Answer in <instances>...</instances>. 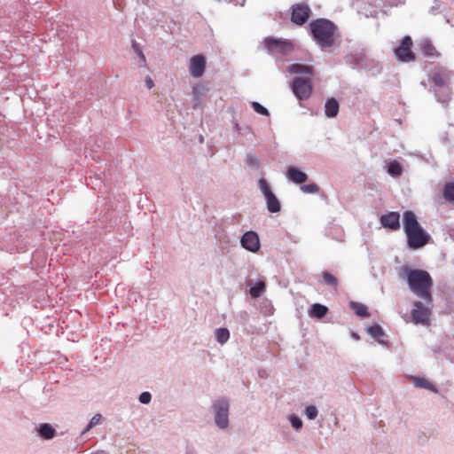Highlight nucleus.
I'll use <instances>...</instances> for the list:
<instances>
[{
	"label": "nucleus",
	"mask_w": 454,
	"mask_h": 454,
	"mask_svg": "<svg viewBox=\"0 0 454 454\" xmlns=\"http://www.w3.org/2000/svg\"><path fill=\"white\" fill-rule=\"evenodd\" d=\"M265 46L269 54L286 56L294 51L293 43L287 39L266 37Z\"/></svg>",
	"instance_id": "39448f33"
},
{
	"label": "nucleus",
	"mask_w": 454,
	"mask_h": 454,
	"mask_svg": "<svg viewBox=\"0 0 454 454\" xmlns=\"http://www.w3.org/2000/svg\"><path fill=\"white\" fill-rule=\"evenodd\" d=\"M405 235L407 239V245L411 249L423 247L431 239L430 235L422 228V226Z\"/></svg>",
	"instance_id": "0eeeda50"
},
{
	"label": "nucleus",
	"mask_w": 454,
	"mask_h": 454,
	"mask_svg": "<svg viewBox=\"0 0 454 454\" xmlns=\"http://www.w3.org/2000/svg\"><path fill=\"white\" fill-rule=\"evenodd\" d=\"M267 203V209L270 213H278L281 210V205L274 193L265 198Z\"/></svg>",
	"instance_id": "b1692460"
},
{
	"label": "nucleus",
	"mask_w": 454,
	"mask_h": 454,
	"mask_svg": "<svg viewBox=\"0 0 454 454\" xmlns=\"http://www.w3.org/2000/svg\"><path fill=\"white\" fill-rule=\"evenodd\" d=\"M230 338V332L225 327L217 328L215 330V339L221 345L225 344Z\"/></svg>",
	"instance_id": "bb28decb"
},
{
	"label": "nucleus",
	"mask_w": 454,
	"mask_h": 454,
	"mask_svg": "<svg viewBox=\"0 0 454 454\" xmlns=\"http://www.w3.org/2000/svg\"><path fill=\"white\" fill-rule=\"evenodd\" d=\"M145 86L151 90L152 88H153L154 86V82L153 81V79L150 77V76H147L145 80Z\"/></svg>",
	"instance_id": "ea45409f"
},
{
	"label": "nucleus",
	"mask_w": 454,
	"mask_h": 454,
	"mask_svg": "<svg viewBox=\"0 0 454 454\" xmlns=\"http://www.w3.org/2000/svg\"><path fill=\"white\" fill-rule=\"evenodd\" d=\"M259 188L261 192L263 193L264 197L270 195L272 192L270 184L264 178H261L259 180Z\"/></svg>",
	"instance_id": "2f4dec72"
},
{
	"label": "nucleus",
	"mask_w": 454,
	"mask_h": 454,
	"mask_svg": "<svg viewBox=\"0 0 454 454\" xmlns=\"http://www.w3.org/2000/svg\"><path fill=\"white\" fill-rule=\"evenodd\" d=\"M132 48L135 51V52L137 54V56L140 58L142 64L145 65V57L144 53L142 52V51L139 49L138 44L135 41H133V43H132Z\"/></svg>",
	"instance_id": "58836bf2"
},
{
	"label": "nucleus",
	"mask_w": 454,
	"mask_h": 454,
	"mask_svg": "<svg viewBox=\"0 0 454 454\" xmlns=\"http://www.w3.org/2000/svg\"><path fill=\"white\" fill-rule=\"evenodd\" d=\"M425 302L414 301L412 302L413 309L411 311V317L415 324L428 325L429 318L432 314L433 309V297H431L430 303L427 301Z\"/></svg>",
	"instance_id": "20e7f679"
},
{
	"label": "nucleus",
	"mask_w": 454,
	"mask_h": 454,
	"mask_svg": "<svg viewBox=\"0 0 454 454\" xmlns=\"http://www.w3.org/2000/svg\"><path fill=\"white\" fill-rule=\"evenodd\" d=\"M322 276H323L324 281L326 285L331 286L334 288L337 287L338 279L333 275H332L331 273H329L327 271H324Z\"/></svg>",
	"instance_id": "7c9ffc66"
},
{
	"label": "nucleus",
	"mask_w": 454,
	"mask_h": 454,
	"mask_svg": "<svg viewBox=\"0 0 454 454\" xmlns=\"http://www.w3.org/2000/svg\"><path fill=\"white\" fill-rule=\"evenodd\" d=\"M387 173L393 177H397L402 175V166L397 160H392L387 165Z\"/></svg>",
	"instance_id": "a878e982"
},
{
	"label": "nucleus",
	"mask_w": 454,
	"mask_h": 454,
	"mask_svg": "<svg viewBox=\"0 0 454 454\" xmlns=\"http://www.w3.org/2000/svg\"><path fill=\"white\" fill-rule=\"evenodd\" d=\"M350 307L358 317H369L368 309L364 304L356 301H351Z\"/></svg>",
	"instance_id": "393cba45"
},
{
	"label": "nucleus",
	"mask_w": 454,
	"mask_h": 454,
	"mask_svg": "<svg viewBox=\"0 0 454 454\" xmlns=\"http://www.w3.org/2000/svg\"><path fill=\"white\" fill-rule=\"evenodd\" d=\"M412 40L411 36H404L401 44L395 50V55L399 61L411 62L415 60V54L411 51Z\"/></svg>",
	"instance_id": "6e6552de"
},
{
	"label": "nucleus",
	"mask_w": 454,
	"mask_h": 454,
	"mask_svg": "<svg viewBox=\"0 0 454 454\" xmlns=\"http://www.w3.org/2000/svg\"><path fill=\"white\" fill-rule=\"evenodd\" d=\"M288 72L291 74H306L312 75L313 68L310 66L303 64H292L288 67Z\"/></svg>",
	"instance_id": "4be33fe9"
},
{
	"label": "nucleus",
	"mask_w": 454,
	"mask_h": 454,
	"mask_svg": "<svg viewBox=\"0 0 454 454\" xmlns=\"http://www.w3.org/2000/svg\"><path fill=\"white\" fill-rule=\"evenodd\" d=\"M292 90L299 100L308 99L312 93L311 79L309 77L294 78Z\"/></svg>",
	"instance_id": "423d86ee"
},
{
	"label": "nucleus",
	"mask_w": 454,
	"mask_h": 454,
	"mask_svg": "<svg viewBox=\"0 0 454 454\" xmlns=\"http://www.w3.org/2000/svg\"><path fill=\"white\" fill-rule=\"evenodd\" d=\"M318 414V411L316 406L309 405L307 406L305 409V415L309 419H314L317 418Z\"/></svg>",
	"instance_id": "e433bc0d"
},
{
	"label": "nucleus",
	"mask_w": 454,
	"mask_h": 454,
	"mask_svg": "<svg viewBox=\"0 0 454 454\" xmlns=\"http://www.w3.org/2000/svg\"><path fill=\"white\" fill-rule=\"evenodd\" d=\"M102 422V415L101 414H96L94 415L91 419L90 420L89 424L86 426L84 430L82 431V434H86L89 432L93 427H96Z\"/></svg>",
	"instance_id": "c756f323"
},
{
	"label": "nucleus",
	"mask_w": 454,
	"mask_h": 454,
	"mask_svg": "<svg viewBox=\"0 0 454 454\" xmlns=\"http://www.w3.org/2000/svg\"><path fill=\"white\" fill-rule=\"evenodd\" d=\"M380 223L383 227L392 231H397L400 228V215L398 212L392 211L380 216Z\"/></svg>",
	"instance_id": "f8f14e48"
},
{
	"label": "nucleus",
	"mask_w": 454,
	"mask_h": 454,
	"mask_svg": "<svg viewBox=\"0 0 454 454\" xmlns=\"http://www.w3.org/2000/svg\"><path fill=\"white\" fill-rule=\"evenodd\" d=\"M235 129H236V130H239V124H238V123H236V124H235Z\"/></svg>",
	"instance_id": "c03bdc74"
},
{
	"label": "nucleus",
	"mask_w": 454,
	"mask_h": 454,
	"mask_svg": "<svg viewBox=\"0 0 454 454\" xmlns=\"http://www.w3.org/2000/svg\"><path fill=\"white\" fill-rule=\"evenodd\" d=\"M231 403L228 398L222 397L213 403L212 410L215 426L222 430L228 428L230 425L229 411Z\"/></svg>",
	"instance_id": "7ed1b4c3"
},
{
	"label": "nucleus",
	"mask_w": 454,
	"mask_h": 454,
	"mask_svg": "<svg viewBox=\"0 0 454 454\" xmlns=\"http://www.w3.org/2000/svg\"><path fill=\"white\" fill-rule=\"evenodd\" d=\"M340 110L339 102L332 98L326 100L325 105V114L328 118H334L337 116Z\"/></svg>",
	"instance_id": "a211bd4d"
},
{
	"label": "nucleus",
	"mask_w": 454,
	"mask_h": 454,
	"mask_svg": "<svg viewBox=\"0 0 454 454\" xmlns=\"http://www.w3.org/2000/svg\"><path fill=\"white\" fill-rule=\"evenodd\" d=\"M328 312V308L320 303H314L309 309V316L310 317L322 318Z\"/></svg>",
	"instance_id": "aec40b11"
},
{
	"label": "nucleus",
	"mask_w": 454,
	"mask_h": 454,
	"mask_svg": "<svg viewBox=\"0 0 454 454\" xmlns=\"http://www.w3.org/2000/svg\"><path fill=\"white\" fill-rule=\"evenodd\" d=\"M421 50L427 56L433 57L436 55V50L429 40H424L421 42Z\"/></svg>",
	"instance_id": "c85d7f7f"
},
{
	"label": "nucleus",
	"mask_w": 454,
	"mask_h": 454,
	"mask_svg": "<svg viewBox=\"0 0 454 454\" xmlns=\"http://www.w3.org/2000/svg\"><path fill=\"white\" fill-rule=\"evenodd\" d=\"M206 69V59L203 55H195L190 59V73L193 77H201Z\"/></svg>",
	"instance_id": "9b49d317"
},
{
	"label": "nucleus",
	"mask_w": 454,
	"mask_h": 454,
	"mask_svg": "<svg viewBox=\"0 0 454 454\" xmlns=\"http://www.w3.org/2000/svg\"><path fill=\"white\" fill-rule=\"evenodd\" d=\"M400 277L406 280L412 294L430 303L434 281L427 271L403 266L400 270Z\"/></svg>",
	"instance_id": "f257e3e1"
},
{
	"label": "nucleus",
	"mask_w": 454,
	"mask_h": 454,
	"mask_svg": "<svg viewBox=\"0 0 454 454\" xmlns=\"http://www.w3.org/2000/svg\"><path fill=\"white\" fill-rule=\"evenodd\" d=\"M403 231L405 234L415 231L416 229L421 227L419 223L417 220L416 215L410 210H407L403 215Z\"/></svg>",
	"instance_id": "4468645a"
},
{
	"label": "nucleus",
	"mask_w": 454,
	"mask_h": 454,
	"mask_svg": "<svg viewBox=\"0 0 454 454\" xmlns=\"http://www.w3.org/2000/svg\"><path fill=\"white\" fill-rule=\"evenodd\" d=\"M312 39L321 48H330L335 43L338 27L331 20L319 18L309 24Z\"/></svg>",
	"instance_id": "f03ea898"
},
{
	"label": "nucleus",
	"mask_w": 454,
	"mask_h": 454,
	"mask_svg": "<svg viewBox=\"0 0 454 454\" xmlns=\"http://www.w3.org/2000/svg\"><path fill=\"white\" fill-rule=\"evenodd\" d=\"M287 177L295 184H301L308 181L309 176L297 168L291 167L287 171Z\"/></svg>",
	"instance_id": "dca6fc26"
},
{
	"label": "nucleus",
	"mask_w": 454,
	"mask_h": 454,
	"mask_svg": "<svg viewBox=\"0 0 454 454\" xmlns=\"http://www.w3.org/2000/svg\"><path fill=\"white\" fill-rule=\"evenodd\" d=\"M251 106L254 109V111L259 114L265 115V116H268L270 114L268 109L258 102H255V101L252 102Z\"/></svg>",
	"instance_id": "72a5a7b5"
},
{
	"label": "nucleus",
	"mask_w": 454,
	"mask_h": 454,
	"mask_svg": "<svg viewBox=\"0 0 454 454\" xmlns=\"http://www.w3.org/2000/svg\"><path fill=\"white\" fill-rule=\"evenodd\" d=\"M367 333L372 338L376 339L380 344H387V342L383 339H381L382 337L385 336V332L380 325H373L368 327Z\"/></svg>",
	"instance_id": "412c9836"
},
{
	"label": "nucleus",
	"mask_w": 454,
	"mask_h": 454,
	"mask_svg": "<svg viewBox=\"0 0 454 454\" xmlns=\"http://www.w3.org/2000/svg\"><path fill=\"white\" fill-rule=\"evenodd\" d=\"M434 93L437 101L442 104L448 103L451 98V90L450 85L434 89Z\"/></svg>",
	"instance_id": "6ab92c4d"
},
{
	"label": "nucleus",
	"mask_w": 454,
	"mask_h": 454,
	"mask_svg": "<svg viewBox=\"0 0 454 454\" xmlns=\"http://www.w3.org/2000/svg\"><path fill=\"white\" fill-rule=\"evenodd\" d=\"M451 79V72L447 70L436 71L432 74L434 89L449 86Z\"/></svg>",
	"instance_id": "ddd939ff"
},
{
	"label": "nucleus",
	"mask_w": 454,
	"mask_h": 454,
	"mask_svg": "<svg viewBox=\"0 0 454 454\" xmlns=\"http://www.w3.org/2000/svg\"><path fill=\"white\" fill-rule=\"evenodd\" d=\"M138 400L143 404H148L152 401V395L150 392L145 391L140 394Z\"/></svg>",
	"instance_id": "4c0bfd02"
},
{
	"label": "nucleus",
	"mask_w": 454,
	"mask_h": 454,
	"mask_svg": "<svg viewBox=\"0 0 454 454\" xmlns=\"http://www.w3.org/2000/svg\"><path fill=\"white\" fill-rule=\"evenodd\" d=\"M37 432L41 437L46 440L52 439L56 434V430L48 423L41 424Z\"/></svg>",
	"instance_id": "5701e85b"
},
{
	"label": "nucleus",
	"mask_w": 454,
	"mask_h": 454,
	"mask_svg": "<svg viewBox=\"0 0 454 454\" xmlns=\"http://www.w3.org/2000/svg\"><path fill=\"white\" fill-rule=\"evenodd\" d=\"M193 93H194V95H195L196 97H198V95H199V89H198V88H194V89H193Z\"/></svg>",
	"instance_id": "a19ab883"
},
{
	"label": "nucleus",
	"mask_w": 454,
	"mask_h": 454,
	"mask_svg": "<svg viewBox=\"0 0 454 454\" xmlns=\"http://www.w3.org/2000/svg\"><path fill=\"white\" fill-rule=\"evenodd\" d=\"M443 198L449 202H454V183L449 182L443 187Z\"/></svg>",
	"instance_id": "cd10ccee"
},
{
	"label": "nucleus",
	"mask_w": 454,
	"mask_h": 454,
	"mask_svg": "<svg viewBox=\"0 0 454 454\" xmlns=\"http://www.w3.org/2000/svg\"><path fill=\"white\" fill-rule=\"evenodd\" d=\"M352 337H353L354 339H356V340H358V339H359L358 334H357V333H352Z\"/></svg>",
	"instance_id": "79ce46f5"
},
{
	"label": "nucleus",
	"mask_w": 454,
	"mask_h": 454,
	"mask_svg": "<svg viewBox=\"0 0 454 454\" xmlns=\"http://www.w3.org/2000/svg\"><path fill=\"white\" fill-rule=\"evenodd\" d=\"M240 245L247 251L257 252L260 249V239L257 233L253 231H246L240 239Z\"/></svg>",
	"instance_id": "9d476101"
},
{
	"label": "nucleus",
	"mask_w": 454,
	"mask_h": 454,
	"mask_svg": "<svg viewBox=\"0 0 454 454\" xmlns=\"http://www.w3.org/2000/svg\"><path fill=\"white\" fill-rule=\"evenodd\" d=\"M291 21L298 26L304 25L311 13L309 6L304 3L295 4L292 6Z\"/></svg>",
	"instance_id": "1a4fd4ad"
},
{
	"label": "nucleus",
	"mask_w": 454,
	"mask_h": 454,
	"mask_svg": "<svg viewBox=\"0 0 454 454\" xmlns=\"http://www.w3.org/2000/svg\"><path fill=\"white\" fill-rule=\"evenodd\" d=\"M301 190L304 193H317L319 191V186L315 184H303L301 186Z\"/></svg>",
	"instance_id": "f704fd0d"
},
{
	"label": "nucleus",
	"mask_w": 454,
	"mask_h": 454,
	"mask_svg": "<svg viewBox=\"0 0 454 454\" xmlns=\"http://www.w3.org/2000/svg\"><path fill=\"white\" fill-rule=\"evenodd\" d=\"M200 143H203V142H204V137H203V136H200Z\"/></svg>",
	"instance_id": "37998d69"
},
{
	"label": "nucleus",
	"mask_w": 454,
	"mask_h": 454,
	"mask_svg": "<svg viewBox=\"0 0 454 454\" xmlns=\"http://www.w3.org/2000/svg\"><path fill=\"white\" fill-rule=\"evenodd\" d=\"M411 380L415 387L425 388L433 393H438V388L425 378L411 376Z\"/></svg>",
	"instance_id": "f3484780"
},
{
	"label": "nucleus",
	"mask_w": 454,
	"mask_h": 454,
	"mask_svg": "<svg viewBox=\"0 0 454 454\" xmlns=\"http://www.w3.org/2000/svg\"><path fill=\"white\" fill-rule=\"evenodd\" d=\"M246 162L252 168L257 169L259 168V161L254 154H247L246 158Z\"/></svg>",
	"instance_id": "c9c22d12"
},
{
	"label": "nucleus",
	"mask_w": 454,
	"mask_h": 454,
	"mask_svg": "<svg viewBox=\"0 0 454 454\" xmlns=\"http://www.w3.org/2000/svg\"><path fill=\"white\" fill-rule=\"evenodd\" d=\"M289 421L293 428L295 430H300L303 426L302 420L295 414L289 416Z\"/></svg>",
	"instance_id": "473e14b6"
},
{
	"label": "nucleus",
	"mask_w": 454,
	"mask_h": 454,
	"mask_svg": "<svg viewBox=\"0 0 454 454\" xmlns=\"http://www.w3.org/2000/svg\"><path fill=\"white\" fill-rule=\"evenodd\" d=\"M247 285L250 287L249 294L253 298H259L266 290V284L262 279L257 282H254V279H247Z\"/></svg>",
	"instance_id": "2eb2a0df"
}]
</instances>
